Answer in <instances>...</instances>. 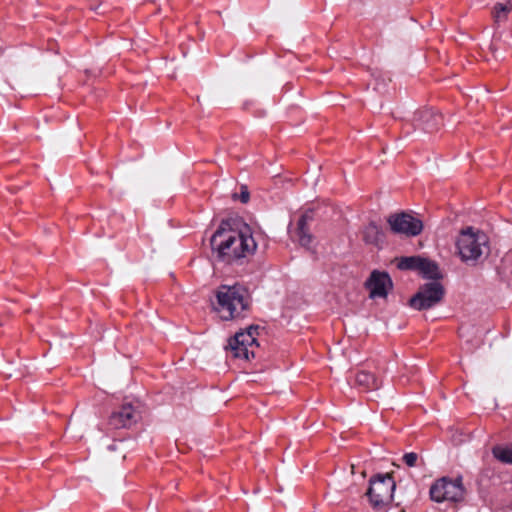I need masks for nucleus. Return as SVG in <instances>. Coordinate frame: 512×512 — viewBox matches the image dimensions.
Segmentation results:
<instances>
[{
    "instance_id": "nucleus-9",
    "label": "nucleus",
    "mask_w": 512,
    "mask_h": 512,
    "mask_svg": "<svg viewBox=\"0 0 512 512\" xmlns=\"http://www.w3.org/2000/svg\"><path fill=\"white\" fill-rule=\"evenodd\" d=\"M413 123L424 131L433 133L443 125V119L437 112L431 109H424L415 113Z\"/></svg>"
},
{
    "instance_id": "nucleus-20",
    "label": "nucleus",
    "mask_w": 512,
    "mask_h": 512,
    "mask_svg": "<svg viewBox=\"0 0 512 512\" xmlns=\"http://www.w3.org/2000/svg\"><path fill=\"white\" fill-rule=\"evenodd\" d=\"M388 295V290H370L369 298L372 300L383 299L385 300Z\"/></svg>"
},
{
    "instance_id": "nucleus-16",
    "label": "nucleus",
    "mask_w": 512,
    "mask_h": 512,
    "mask_svg": "<svg viewBox=\"0 0 512 512\" xmlns=\"http://www.w3.org/2000/svg\"><path fill=\"white\" fill-rule=\"evenodd\" d=\"M492 454L500 462L512 464V444L510 446H494Z\"/></svg>"
},
{
    "instance_id": "nucleus-10",
    "label": "nucleus",
    "mask_w": 512,
    "mask_h": 512,
    "mask_svg": "<svg viewBox=\"0 0 512 512\" xmlns=\"http://www.w3.org/2000/svg\"><path fill=\"white\" fill-rule=\"evenodd\" d=\"M140 415L138 410L130 403L124 404L121 409L110 417V425L114 428H127L135 424Z\"/></svg>"
},
{
    "instance_id": "nucleus-21",
    "label": "nucleus",
    "mask_w": 512,
    "mask_h": 512,
    "mask_svg": "<svg viewBox=\"0 0 512 512\" xmlns=\"http://www.w3.org/2000/svg\"><path fill=\"white\" fill-rule=\"evenodd\" d=\"M240 200L242 203H247L249 201V191L246 186L241 187Z\"/></svg>"
},
{
    "instance_id": "nucleus-5",
    "label": "nucleus",
    "mask_w": 512,
    "mask_h": 512,
    "mask_svg": "<svg viewBox=\"0 0 512 512\" xmlns=\"http://www.w3.org/2000/svg\"><path fill=\"white\" fill-rule=\"evenodd\" d=\"M465 489L462 478L454 480L443 477L433 483L430 488V497L435 502H459L464 499Z\"/></svg>"
},
{
    "instance_id": "nucleus-4",
    "label": "nucleus",
    "mask_w": 512,
    "mask_h": 512,
    "mask_svg": "<svg viewBox=\"0 0 512 512\" xmlns=\"http://www.w3.org/2000/svg\"><path fill=\"white\" fill-rule=\"evenodd\" d=\"M369 488L366 495L373 508L382 509L387 507L393 500L396 483L390 473L377 474L369 481Z\"/></svg>"
},
{
    "instance_id": "nucleus-24",
    "label": "nucleus",
    "mask_w": 512,
    "mask_h": 512,
    "mask_svg": "<svg viewBox=\"0 0 512 512\" xmlns=\"http://www.w3.org/2000/svg\"><path fill=\"white\" fill-rule=\"evenodd\" d=\"M425 288H429V289H432V288H441L440 284H435V283H431V284H427L425 286Z\"/></svg>"
},
{
    "instance_id": "nucleus-12",
    "label": "nucleus",
    "mask_w": 512,
    "mask_h": 512,
    "mask_svg": "<svg viewBox=\"0 0 512 512\" xmlns=\"http://www.w3.org/2000/svg\"><path fill=\"white\" fill-rule=\"evenodd\" d=\"M258 326H250L246 331L238 332L231 338V343H243L245 347L253 349L254 346H258L256 336L258 335Z\"/></svg>"
},
{
    "instance_id": "nucleus-17",
    "label": "nucleus",
    "mask_w": 512,
    "mask_h": 512,
    "mask_svg": "<svg viewBox=\"0 0 512 512\" xmlns=\"http://www.w3.org/2000/svg\"><path fill=\"white\" fill-rule=\"evenodd\" d=\"M512 10L511 1H507L506 3H496L493 8V17L495 22L499 23L507 19V15Z\"/></svg>"
},
{
    "instance_id": "nucleus-23",
    "label": "nucleus",
    "mask_w": 512,
    "mask_h": 512,
    "mask_svg": "<svg viewBox=\"0 0 512 512\" xmlns=\"http://www.w3.org/2000/svg\"><path fill=\"white\" fill-rule=\"evenodd\" d=\"M219 288H223V289H226V288H240V285L238 283H235V284H232V285L223 284Z\"/></svg>"
},
{
    "instance_id": "nucleus-14",
    "label": "nucleus",
    "mask_w": 512,
    "mask_h": 512,
    "mask_svg": "<svg viewBox=\"0 0 512 512\" xmlns=\"http://www.w3.org/2000/svg\"><path fill=\"white\" fill-rule=\"evenodd\" d=\"M356 383L365 390H376L381 386L377 377L368 371H359L356 374Z\"/></svg>"
},
{
    "instance_id": "nucleus-13",
    "label": "nucleus",
    "mask_w": 512,
    "mask_h": 512,
    "mask_svg": "<svg viewBox=\"0 0 512 512\" xmlns=\"http://www.w3.org/2000/svg\"><path fill=\"white\" fill-rule=\"evenodd\" d=\"M393 283L388 273L374 270L365 281V288H392Z\"/></svg>"
},
{
    "instance_id": "nucleus-1",
    "label": "nucleus",
    "mask_w": 512,
    "mask_h": 512,
    "mask_svg": "<svg viewBox=\"0 0 512 512\" xmlns=\"http://www.w3.org/2000/svg\"><path fill=\"white\" fill-rule=\"evenodd\" d=\"M210 244L218 257L228 263L253 255L257 248L251 228L237 219L222 221Z\"/></svg>"
},
{
    "instance_id": "nucleus-2",
    "label": "nucleus",
    "mask_w": 512,
    "mask_h": 512,
    "mask_svg": "<svg viewBox=\"0 0 512 512\" xmlns=\"http://www.w3.org/2000/svg\"><path fill=\"white\" fill-rule=\"evenodd\" d=\"M213 309L225 321L239 318L250 306L247 290H217Z\"/></svg>"
},
{
    "instance_id": "nucleus-22",
    "label": "nucleus",
    "mask_w": 512,
    "mask_h": 512,
    "mask_svg": "<svg viewBox=\"0 0 512 512\" xmlns=\"http://www.w3.org/2000/svg\"><path fill=\"white\" fill-rule=\"evenodd\" d=\"M490 51L492 52L494 59L498 60L500 55L497 54V49L494 45H490Z\"/></svg>"
},
{
    "instance_id": "nucleus-11",
    "label": "nucleus",
    "mask_w": 512,
    "mask_h": 512,
    "mask_svg": "<svg viewBox=\"0 0 512 512\" xmlns=\"http://www.w3.org/2000/svg\"><path fill=\"white\" fill-rule=\"evenodd\" d=\"M312 221V215L309 213H305L301 215L297 222V227L295 230V237L297 238V241L302 247H305L307 249L311 248V245L313 243L314 237L310 232V229L308 227V223Z\"/></svg>"
},
{
    "instance_id": "nucleus-7",
    "label": "nucleus",
    "mask_w": 512,
    "mask_h": 512,
    "mask_svg": "<svg viewBox=\"0 0 512 512\" xmlns=\"http://www.w3.org/2000/svg\"><path fill=\"white\" fill-rule=\"evenodd\" d=\"M387 222L393 233L404 234L406 236H416L420 234L423 229L421 220L404 212L390 215Z\"/></svg>"
},
{
    "instance_id": "nucleus-8",
    "label": "nucleus",
    "mask_w": 512,
    "mask_h": 512,
    "mask_svg": "<svg viewBox=\"0 0 512 512\" xmlns=\"http://www.w3.org/2000/svg\"><path fill=\"white\" fill-rule=\"evenodd\" d=\"M444 292L445 290H417L408 304L415 310H426L441 302Z\"/></svg>"
},
{
    "instance_id": "nucleus-18",
    "label": "nucleus",
    "mask_w": 512,
    "mask_h": 512,
    "mask_svg": "<svg viewBox=\"0 0 512 512\" xmlns=\"http://www.w3.org/2000/svg\"><path fill=\"white\" fill-rule=\"evenodd\" d=\"M229 348L232 351L234 357L243 358L248 360L250 356H254V350L245 347L243 343L233 344L231 343V339L229 340Z\"/></svg>"
},
{
    "instance_id": "nucleus-3",
    "label": "nucleus",
    "mask_w": 512,
    "mask_h": 512,
    "mask_svg": "<svg viewBox=\"0 0 512 512\" xmlns=\"http://www.w3.org/2000/svg\"><path fill=\"white\" fill-rule=\"evenodd\" d=\"M488 238L485 233L474 230L472 227L463 229L456 242L461 260L474 265L487 250Z\"/></svg>"
},
{
    "instance_id": "nucleus-19",
    "label": "nucleus",
    "mask_w": 512,
    "mask_h": 512,
    "mask_svg": "<svg viewBox=\"0 0 512 512\" xmlns=\"http://www.w3.org/2000/svg\"><path fill=\"white\" fill-rule=\"evenodd\" d=\"M418 455L414 452H409L403 455V461L408 467H414L417 464Z\"/></svg>"
},
{
    "instance_id": "nucleus-6",
    "label": "nucleus",
    "mask_w": 512,
    "mask_h": 512,
    "mask_svg": "<svg viewBox=\"0 0 512 512\" xmlns=\"http://www.w3.org/2000/svg\"><path fill=\"white\" fill-rule=\"evenodd\" d=\"M395 262L398 269L415 271L427 279L441 280L444 277L434 261L418 255L396 258Z\"/></svg>"
},
{
    "instance_id": "nucleus-15",
    "label": "nucleus",
    "mask_w": 512,
    "mask_h": 512,
    "mask_svg": "<svg viewBox=\"0 0 512 512\" xmlns=\"http://www.w3.org/2000/svg\"><path fill=\"white\" fill-rule=\"evenodd\" d=\"M381 229L374 223H369L363 231V239L366 243L376 244L380 240Z\"/></svg>"
}]
</instances>
